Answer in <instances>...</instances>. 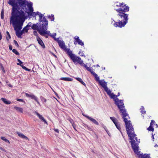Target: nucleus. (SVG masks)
<instances>
[{"instance_id":"1","label":"nucleus","mask_w":158,"mask_h":158,"mask_svg":"<svg viewBox=\"0 0 158 158\" xmlns=\"http://www.w3.org/2000/svg\"><path fill=\"white\" fill-rule=\"evenodd\" d=\"M9 4L12 6L11 16L10 18V23L12 25L14 30L16 31V34L18 38H21L22 35L20 30L26 19L23 11L20 10L19 7L15 3L14 0H9Z\"/></svg>"},{"instance_id":"2","label":"nucleus","mask_w":158,"mask_h":158,"mask_svg":"<svg viewBox=\"0 0 158 158\" xmlns=\"http://www.w3.org/2000/svg\"><path fill=\"white\" fill-rule=\"evenodd\" d=\"M115 6L119 7L118 9H115L118 13L117 16L118 19V22L113 24V25L115 27L122 28L124 27L128 22L129 15L126 13L129 11L130 8L124 2L120 3L118 2H115L114 7Z\"/></svg>"},{"instance_id":"3","label":"nucleus","mask_w":158,"mask_h":158,"mask_svg":"<svg viewBox=\"0 0 158 158\" xmlns=\"http://www.w3.org/2000/svg\"><path fill=\"white\" fill-rule=\"evenodd\" d=\"M116 99L117 100H115V103L119 109L120 112L122 113L121 115L122 116V118L123 119V121L126 125L127 133L130 136L131 132H133L132 131H133L134 128L131 123L130 121L128 120V119L130 118L126 111L123 101L121 100H119L117 98H116Z\"/></svg>"},{"instance_id":"4","label":"nucleus","mask_w":158,"mask_h":158,"mask_svg":"<svg viewBox=\"0 0 158 158\" xmlns=\"http://www.w3.org/2000/svg\"><path fill=\"white\" fill-rule=\"evenodd\" d=\"M133 132V131H132ZM133 133L131 132L130 136L128 135L129 139L130 140L131 145L132 149H133L134 152L138 155V158H143V155L141 154H139L140 151H139V146H138V143L139 142L138 141L137 138L135 137L136 134L135 133L134 129H133Z\"/></svg>"},{"instance_id":"5","label":"nucleus","mask_w":158,"mask_h":158,"mask_svg":"<svg viewBox=\"0 0 158 158\" xmlns=\"http://www.w3.org/2000/svg\"><path fill=\"white\" fill-rule=\"evenodd\" d=\"M39 27L40 30L39 33L42 36H44L45 34H49V31H47L48 27V22L45 17H43V20L39 21Z\"/></svg>"},{"instance_id":"6","label":"nucleus","mask_w":158,"mask_h":158,"mask_svg":"<svg viewBox=\"0 0 158 158\" xmlns=\"http://www.w3.org/2000/svg\"><path fill=\"white\" fill-rule=\"evenodd\" d=\"M67 55L74 63H78L80 64L82 63L83 60H81V58L72 53V51H70Z\"/></svg>"},{"instance_id":"7","label":"nucleus","mask_w":158,"mask_h":158,"mask_svg":"<svg viewBox=\"0 0 158 158\" xmlns=\"http://www.w3.org/2000/svg\"><path fill=\"white\" fill-rule=\"evenodd\" d=\"M15 3H17V5L19 7L20 9V7L22 8V9H23L24 10V9L26 10L27 8H26V0H17L18 1V3L19 5V6L17 2H16L15 1ZM9 0L8 3L9 4Z\"/></svg>"},{"instance_id":"8","label":"nucleus","mask_w":158,"mask_h":158,"mask_svg":"<svg viewBox=\"0 0 158 158\" xmlns=\"http://www.w3.org/2000/svg\"><path fill=\"white\" fill-rule=\"evenodd\" d=\"M60 47L68 54L71 50L69 48L66 47L65 43L63 41H59L58 43Z\"/></svg>"},{"instance_id":"9","label":"nucleus","mask_w":158,"mask_h":158,"mask_svg":"<svg viewBox=\"0 0 158 158\" xmlns=\"http://www.w3.org/2000/svg\"><path fill=\"white\" fill-rule=\"evenodd\" d=\"M74 40L73 42L75 45H76L78 44L81 45V46L84 47V42L80 39L79 37L78 36H75L74 37Z\"/></svg>"},{"instance_id":"10","label":"nucleus","mask_w":158,"mask_h":158,"mask_svg":"<svg viewBox=\"0 0 158 158\" xmlns=\"http://www.w3.org/2000/svg\"><path fill=\"white\" fill-rule=\"evenodd\" d=\"M25 94L27 97L31 98V99L34 100L38 104L40 105V103L38 100V98L34 94H30L27 93H25Z\"/></svg>"},{"instance_id":"11","label":"nucleus","mask_w":158,"mask_h":158,"mask_svg":"<svg viewBox=\"0 0 158 158\" xmlns=\"http://www.w3.org/2000/svg\"><path fill=\"white\" fill-rule=\"evenodd\" d=\"M100 85L104 89L105 91H107L109 89L107 86V83L105 81V80H102L99 81L98 82Z\"/></svg>"},{"instance_id":"12","label":"nucleus","mask_w":158,"mask_h":158,"mask_svg":"<svg viewBox=\"0 0 158 158\" xmlns=\"http://www.w3.org/2000/svg\"><path fill=\"white\" fill-rule=\"evenodd\" d=\"M83 115L95 125H99L98 123L95 119L87 115Z\"/></svg>"},{"instance_id":"13","label":"nucleus","mask_w":158,"mask_h":158,"mask_svg":"<svg viewBox=\"0 0 158 158\" xmlns=\"http://www.w3.org/2000/svg\"><path fill=\"white\" fill-rule=\"evenodd\" d=\"M106 92L110 98L114 99V101L115 100H117L116 99V98H117V96H115V95L113 93H111V91L110 89H108L107 91H106Z\"/></svg>"},{"instance_id":"14","label":"nucleus","mask_w":158,"mask_h":158,"mask_svg":"<svg viewBox=\"0 0 158 158\" xmlns=\"http://www.w3.org/2000/svg\"><path fill=\"white\" fill-rule=\"evenodd\" d=\"M35 113L36 115L42 121L44 122V123H45L47 125H48V123L46 121V120L43 117L42 115H41L38 112L35 111Z\"/></svg>"},{"instance_id":"15","label":"nucleus","mask_w":158,"mask_h":158,"mask_svg":"<svg viewBox=\"0 0 158 158\" xmlns=\"http://www.w3.org/2000/svg\"><path fill=\"white\" fill-rule=\"evenodd\" d=\"M36 39L38 43L43 48H45V46L43 41L40 38V37H36Z\"/></svg>"},{"instance_id":"16","label":"nucleus","mask_w":158,"mask_h":158,"mask_svg":"<svg viewBox=\"0 0 158 158\" xmlns=\"http://www.w3.org/2000/svg\"><path fill=\"white\" fill-rule=\"evenodd\" d=\"M16 133L18 135V136L20 138L23 139H25L26 140H29V138L26 136L24 135L22 133H21L18 131L16 132Z\"/></svg>"},{"instance_id":"17","label":"nucleus","mask_w":158,"mask_h":158,"mask_svg":"<svg viewBox=\"0 0 158 158\" xmlns=\"http://www.w3.org/2000/svg\"><path fill=\"white\" fill-rule=\"evenodd\" d=\"M32 29L34 30H36L39 33V30H40V29L39 27V25L38 23L36 24H33L32 27Z\"/></svg>"},{"instance_id":"18","label":"nucleus","mask_w":158,"mask_h":158,"mask_svg":"<svg viewBox=\"0 0 158 158\" xmlns=\"http://www.w3.org/2000/svg\"><path fill=\"white\" fill-rule=\"evenodd\" d=\"M1 99L3 102L6 104H10L11 103L10 101L7 100L5 98H2Z\"/></svg>"},{"instance_id":"19","label":"nucleus","mask_w":158,"mask_h":158,"mask_svg":"<svg viewBox=\"0 0 158 158\" xmlns=\"http://www.w3.org/2000/svg\"><path fill=\"white\" fill-rule=\"evenodd\" d=\"M92 74L94 76L95 78V79L97 81H98L99 82V81L101 80L99 79V77H98L97 74H96L95 72H92Z\"/></svg>"},{"instance_id":"20","label":"nucleus","mask_w":158,"mask_h":158,"mask_svg":"<svg viewBox=\"0 0 158 158\" xmlns=\"http://www.w3.org/2000/svg\"><path fill=\"white\" fill-rule=\"evenodd\" d=\"M110 118L115 125H116V124H117V123L118 122V120L114 117H110Z\"/></svg>"},{"instance_id":"21","label":"nucleus","mask_w":158,"mask_h":158,"mask_svg":"<svg viewBox=\"0 0 158 158\" xmlns=\"http://www.w3.org/2000/svg\"><path fill=\"white\" fill-rule=\"evenodd\" d=\"M60 79L66 81H71L73 79L70 77H61Z\"/></svg>"},{"instance_id":"22","label":"nucleus","mask_w":158,"mask_h":158,"mask_svg":"<svg viewBox=\"0 0 158 158\" xmlns=\"http://www.w3.org/2000/svg\"><path fill=\"white\" fill-rule=\"evenodd\" d=\"M14 109H15L16 110L20 112L21 113H23V109L22 108L19 107H17L16 106H15L14 107Z\"/></svg>"},{"instance_id":"23","label":"nucleus","mask_w":158,"mask_h":158,"mask_svg":"<svg viewBox=\"0 0 158 158\" xmlns=\"http://www.w3.org/2000/svg\"><path fill=\"white\" fill-rule=\"evenodd\" d=\"M76 79L77 81H78L79 82H81L84 86H86V85L85 83L83 81V80H82V79L81 78H79V77H77L76 78Z\"/></svg>"},{"instance_id":"24","label":"nucleus","mask_w":158,"mask_h":158,"mask_svg":"<svg viewBox=\"0 0 158 158\" xmlns=\"http://www.w3.org/2000/svg\"><path fill=\"white\" fill-rule=\"evenodd\" d=\"M29 24H30V23H28V24L27 25V26L24 27L23 29L24 31L26 33H27L28 32V29L27 28V27H29Z\"/></svg>"},{"instance_id":"25","label":"nucleus","mask_w":158,"mask_h":158,"mask_svg":"<svg viewBox=\"0 0 158 158\" xmlns=\"http://www.w3.org/2000/svg\"><path fill=\"white\" fill-rule=\"evenodd\" d=\"M117 128L119 130V131L121 132V128L120 127V124L118 122L117 123L116 125H115Z\"/></svg>"},{"instance_id":"26","label":"nucleus","mask_w":158,"mask_h":158,"mask_svg":"<svg viewBox=\"0 0 158 158\" xmlns=\"http://www.w3.org/2000/svg\"><path fill=\"white\" fill-rule=\"evenodd\" d=\"M149 131H153L154 130V128L153 127V126H151L150 125L149 127L147 129Z\"/></svg>"},{"instance_id":"27","label":"nucleus","mask_w":158,"mask_h":158,"mask_svg":"<svg viewBox=\"0 0 158 158\" xmlns=\"http://www.w3.org/2000/svg\"><path fill=\"white\" fill-rule=\"evenodd\" d=\"M48 18L51 19V21H54V15H49L48 16Z\"/></svg>"},{"instance_id":"28","label":"nucleus","mask_w":158,"mask_h":158,"mask_svg":"<svg viewBox=\"0 0 158 158\" xmlns=\"http://www.w3.org/2000/svg\"><path fill=\"white\" fill-rule=\"evenodd\" d=\"M84 127L85 128L87 129L89 131H91L93 130L92 128L91 127L86 124H85Z\"/></svg>"},{"instance_id":"29","label":"nucleus","mask_w":158,"mask_h":158,"mask_svg":"<svg viewBox=\"0 0 158 158\" xmlns=\"http://www.w3.org/2000/svg\"><path fill=\"white\" fill-rule=\"evenodd\" d=\"M6 33L7 35V36L6 37V39L7 41H8L11 38V37L8 31H6Z\"/></svg>"},{"instance_id":"30","label":"nucleus","mask_w":158,"mask_h":158,"mask_svg":"<svg viewBox=\"0 0 158 158\" xmlns=\"http://www.w3.org/2000/svg\"><path fill=\"white\" fill-rule=\"evenodd\" d=\"M141 112L142 114H146V111L145 110L143 106H142L141 109Z\"/></svg>"},{"instance_id":"31","label":"nucleus","mask_w":158,"mask_h":158,"mask_svg":"<svg viewBox=\"0 0 158 158\" xmlns=\"http://www.w3.org/2000/svg\"><path fill=\"white\" fill-rule=\"evenodd\" d=\"M1 139L2 140L5 141V142L8 143H10L9 141L7 139H6L5 137H1Z\"/></svg>"},{"instance_id":"32","label":"nucleus","mask_w":158,"mask_h":158,"mask_svg":"<svg viewBox=\"0 0 158 158\" xmlns=\"http://www.w3.org/2000/svg\"><path fill=\"white\" fill-rule=\"evenodd\" d=\"M0 67L2 70V71H3V72L4 73H5L6 71L4 69V67L3 66V64L1 63H0Z\"/></svg>"},{"instance_id":"33","label":"nucleus","mask_w":158,"mask_h":158,"mask_svg":"<svg viewBox=\"0 0 158 158\" xmlns=\"http://www.w3.org/2000/svg\"><path fill=\"white\" fill-rule=\"evenodd\" d=\"M12 52L16 55H19V53L15 49H14L12 50Z\"/></svg>"},{"instance_id":"34","label":"nucleus","mask_w":158,"mask_h":158,"mask_svg":"<svg viewBox=\"0 0 158 158\" xmlns=\"http://www.w3.org/2000/svg\"><path fill=\"white\" fill-rule=\"evenodd\" d=\"M39 15V18H40L39 21H40L41 20H43V15H42V14H40V13H39V15Z\"/></svg>"},{"instance_id":"35","label":"nucleus","mask_w":158,"mask_h":158,"mask_svg":"<svg viewBox=\"0 0 158 158\" xmlns=\"http://www.w3.org/2000/svg\"><path fill=\"white\" fill-rule=\"evenodd\" d=\"M18 61L19 62V63H17V64L18 65H20L21 66V65H22V64L23 63V62H22L19 59H17Z\"/></svg>"},{"instance_id":"36","label":"nucleus","mask_w":158,"mask_h":158,"mask_svg":"<svg viewBox=\"0 0 158 158\" xmlns=\"http://www.w3.org/2000/svg\"><path fill=\"white\" fill-rule=\"evenodd\" d=\"M143 158H151L150 157V155L149 154H145L143 155Z\"/></svg>"},{"instance_id":"37","label":"nucleus","mask_w":158,"mask_h":158,"mask_svg":"<svg viewBox=\"0 0 158 158\" xmlns=\"http://www.w3.org/2000/svg\"><path fill=\"white\" fill-rule=\"evenodd\" d=\"M41 100L44 102H46L47 101L46 99L44 97H41Z\"/></svg>"},{"instance_id":"38","label":"nucleus","mask_w":158,"mask_h":158,"mask_svg":"<svg viewBox=\"0 0 158 158\" xmlns=\"http://www.w3.org/2000/svg\"><path fill=\"white\" fill-rule=\"evenodd\" d=\"M26 5L27 6L28 8H29L32 7V4L31 3H29L27 2L26 1Z\"/></svg>"},{"instance_id":"39","label":"nucleus","mask_w":158,"mask_h":158,"mask_svg":"<svg viewBox=\"0 0 158 158\" xmlns=\"http://www.w3.org/2000/svg\"><path fill=\"white\" fill-rule=\"evenodd\" d=\"M86 69H87V70H88V71L90 72L91 73V74H92V72H94L91 69V68H89V67H87Z\"/></svg>"},{"instance_id":"40","label":"nucleus","mask_w":158,"mask_h":158,"mask_svg":"<svg viewBox=\"0 0 158 158\" xmlns=\"http://www.w3.org/2000/svg\"><path fill=\"white\" fill-rule=\"evenodd\" d=\"M39 12H34L33 13V14H32V15L33 16H35L37 15H39Z\"/></svg>"},{"instance_id":"41","label":"nucleus","mask_w":158,"mask_h":158,"mask_svg":"<svg viewBox=\"0 0 158 158\" xmlns=\"http://www.w3.org/2000/svg\"><path fill=\"white\" fill-rule=\"evenodd\" d=\"M47 34V35H49L51 37L53 38L54 39V38H55V36H56V34H55L54 35H52V34H51L50 33V31H49V34Z\"/></svg>"},{"instance_id":"42","label":"nucleus","mask_w":158,"mask_h":158,"mask_svg":"<svg viewBox=\"0 0 158 158\" xmlns=\"http://www.w3.org/2000/svg\"><path fill=\"white\" fill-rule=\"evenodd\" d=\"M30 12L31 13V15H32V13H33V9L32 7L29 8Z\"/></svg>"},{"instance_id":"43","label":"nucleus","mask_w":158,"mask_h":158,"mask_svg":"<svg viewBox=\"0 0 158 158\" xmlns=\"http://www.w3.org/2000/svg\"><path fill=\"white\" fill-rule=\"evenodd\" d=\"M80 65L81 66H83V67H84L85 68H86V69L87 67H88V66L87 65L83 63V61H82V64H80Z\"/></svg>"},{"instance_id":"44","label":"nucleus","mask_w":158,"mask_h":158,"mask_svg":"<svg viewBox=\"0 0 158 158\" xmlns=\"http://www.w3.org/2000/svg\"><path fill=\"white\" fill-rule=\"evenodd\" d=\"M14 44H15V45H16L17 47H19V44H18V43H17V41L16 40H14Z\"/></svg>"},{"instance_id":"45","label":"nucleus","mask_w":158,"mask_h":158,"mask_svg":"<svg viewBox=\"0 0 158 158\" xmlns=\"http://www.w3.org/2000/svg\"><path fill=\"white\" fill-rule=\"evenodd\" d=\"M156 123L155 121L153 120H152L150 123V125L153 126V124Z\"/></svg>"},{"instance_id":"46","label":"nucleus","mask_w":158,"mask_h":158,"mask_svg":"<svg viewBox=\"0 0 158 158\" xmlns=\"http://www.w3.org/2000/svg\"><path fill=\"white\" fill-rule=\"evenodd\" d=\"M33 35L36 36L37 37H39L38 36V34L37 32L36 31H34L33 32Z\"/></svg>"},{"instance_id":"47","label":"nucleus","mask_w":158,"mask_h":158,"mask_svg":"<svg viewBox=\"0 0 158 158\" xmlns=\"http://www.w3.org/2000/svg\"><path fill=\"white\" fill-rule=\"evenodd\" d=\"M1 19H3L4 18V13L3 11H2L1 12Z\"/></svg>"},{"instance_id":"48","label":"nucleus","mask_w":158,"mask_h":158,"mask_svg":"<svg viewBox=\"0 0 158 158\" xmlns=\"http://www.w3.org/2000/svg\"><path fill=\"white\" fill-rule=\"evenodd\" d=\"M16 100L17 101H19V102H24V101L22 99H16Z\"/></svg>"},{"instance_id":"49","label":"nucleus","mask_w":158,"mask_h":158,"mask_svg":"<svg viewBox=\"0 0 158 158\" xmlns=\"http://www.w3.org/2000/svg\"><path fill=\"white\" fill-rule=\"evenodd\" d=\"M54 40H56L57 41V42L58 43V42L59 41H61L60 40H59V38H54Z\"/></svg>"},{"instance_id":"50","label":"nucleus","mask_w":158,"mask_h":158,"mask_svg":"<svg viewBox=\"0 0 158 158\" xmlns=\"http://www.w3.org/2000/svg\"><path fill=\"white\" fill-rule=\"evenodd\" d=\"M54 130L55 132H56L57 133H59V130L58 129L54 128Z\"/></svg>"},{"instance_id":"51","label":"nucleus","mask_w":158,"mask_h":158,"mask_svg":"<svg viewBox=\"0 0 158 158\" xmlns=\"http://www.w3.org/2000/svg\"><path fill=\"white\" fill-rule=\"evenodd\" d=\"M69 121L70 122V123H71L72 125H73V123H74V122L73 119H71L70 120H69Z\"/></svg>"},{"instance_id":"52","label":"nucleus","mask_w":158,"mask_h":158,"mask_svg":"<svg viewBox=\"0 0 158 158\" xmlns=\"http://www.w3.org/2000/svg\"><path fill=\"white\" fill-rule=\"evenodd\" d=\"M9 49L10 50H13L12 49V46H11V45H9Z\"/></svg>"},{"instance_id":"53","label":"nucleus","mask_w":158,"mask_h":158,"mask_svg":"<svg viewBox=\"0 0 158 158\" xmlns=\"http://www.w3.org/2000/svg\"><path fill=\"white\" fill-rule=\"evenodd\" d=\"M21 66L23 69H24L25 70H26L27 68L25 66H24L23 65H21Z\"/></svg>"},{"instance_id":"54","label":"nucleus","mask_w":158,"mask_h":158,"mask_svg":"<svg viewBox=\"0 0 158 158\" xmlns=\"http://www.w3.org/2000/svg\"><path fill=\"white\" fill-rule=\"evenodd\" d=\"M20 32L22 35L24 33H25L24 31L23 30H21V31H20Z\"/></svg>"},{"instance_id":"55","label":"nucleus","mask_w":158,"mask_h":158,"mask_svg":"<svg viewBox=\"0 0 158 158\" xmlns=\"http://www.w3.org/2000/svg\"><path fill=\"white\" fill-rule=\"evenodd\" d=\"M73 125H72V126L73 127V128H74V129L75 130H76V126L74 124V123H73Z\"/></svg>"},{"instance_id":"56","label":"nucleus","mask_w":158,"mask_h":158,"mask_svg":"<svg viewBox=\"0 0 158 158\" xmlns=\"http://www.w3.org/2000/svg\"><path fill=\"white\" fill-rule=\"evenodd\" d=\"M0 150H1L3 151H4L5 150L4 149L1 147H0Z\"/></svg>"},{"instance_id":"57","label":"nucleus","mask_w":158,"mask_h":158,"mask_svg":"<svg viewBox=\"0 0 158 158\" xmlns=\"http://www.w3.org/2000/svg\"><path fill=\"white\" fill-rule=\"evenodd\" d=\"M25 70H26V71H31V69H29L27 68H26Z\"/></svg>"},{"instance_id":"58","label":"nucleus","mask_w":158,"mask_h":158,"mask_svg":"<svg viewBox=\"0 0 158 158\" xmlns=\"http://www.w3.org/2000/svg\"><path fill=\"white\" fill-rule=\"evenodd\" d=\"M152 139H153V141H154V135H153V134H152Z\"/></svg>"},{"instance_id":"59","label":"nucleus","mask_w":158,"mask_h":158,"mask_svg":"<svg viewBox=\"0 0 158 158\" xmlns=\"http://www.w3.org/2000/svg\"><path fill=\"white\" fill-rule=\"evenodd\" d=\"M2 39V35L1 33V32H0V40H1Z\"/></svg>"},{"instance_id":"60","label":"nucleus","mask_w":158,"mask_h":158,"mask_svg":"<svg viewBox=\"0 0 158 158\" xmlns=\"http://www.w3.org/2000/svg\"><path fill=\"white\" fill-rule=\"evenodd\" d=\"M54 92L55 94L56 95V96H58V94L55 91H54Z\"/></svg>"},{"instance_id":"61","label":"nucleus","mask_w":158,"mask_h":158,"mask_svg":"<svg viewBox=\"0 0 158 158\" xmlns=\"http://www.w3.org/2000/svg\"><path fill=\"white\" fill-rule=\"evenodd\" d=\"M104 129L106 131L107 133H108V131H107V129L106 127H105L104 128Z\"/></svg>"},{"instance_id":"62","label":"nucleus","mask_w":158,"mask_h":158,"mask_svg":"<svg viewBox=\"0 0 158 158\" xmlns=\"http://www.w3.org/2000/svg\"><path fill=\"white\" fill-rule=\"evenodd\" d=\"M52 55L56 58H57V56L53 53H52Z\"/></svg>"},{"instance_id":"63","label":"nucleus","mask_w":158,"mask_h":158,"mask_svg":"<svg viewBox=\"0 0 158 158\" xmlns=\"http://www.w3.org/2000/svg\"><path fill=\"white\" fill-rule=\"evenodd\" d=\"M47 35V34H45V35L44 36H45L46 38H47L48 37V35Z\"/></svg>"},{"instance_id":"64","label":"nucleus","mask_w":158,"mask_h":158,"mask_svg":"<svg viewBox=\"0 0 158 158\" xmlns=\"http://www.w3.org/2000/svg\"><path fill=\"white\" fill-rule=\"evenodd\" d=\"M120 95V93H118V94L117 95H115V96H117V97H118V96H119Z\"/></svg>"}]
</instances>
